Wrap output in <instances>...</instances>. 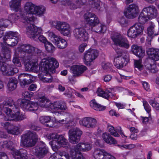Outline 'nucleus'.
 I'll return each instance as SVG.
<instances>
[{
  "label": "nucleus",
  "mask_w": 159,
  "mask_h": 159,
  "mask_svg": "<svg viewBox=\"0 0 159 159\" xmlns=\"http://www.w3.org/2000/svg\"><path fill=\"white\" fill-rule=\"evenodd\" d=\"M92 156L95 159H116L109 153L98 148L94 149Z\"/></svg>",
  "instance_id": "nucleus-18"
},
{
  "label": "nucleus",
  "mask_w": 159,
  "mask_h": 159,
  "mask_svg": "<svg viewBox=\"0 0 159 159\" xmlns=\"http://www.w3.org/2000/svg\"><path fill=\"white\" fill-rule=\"evenodd\" d=\"M96 93L98 96L102 97L107 99L109 97L112 98L114 96L113 94L109 90H106L105 92L100 88H98Z\"/></svg>",
  "instance_id": "nucleus-34"
},
{
  "label": "nucleus",
  "mask_w": 159,
  "mask_h": 159,
  "mask_svg": "<svg viewBox=\"0 0 159 159\" xmlns=\"http://www.w3.org/2000/svg\"><path fill=\"white\" fill-rule=\"evenodd\" d=\"M17 49H19V53L22 52V51L28 53V52L29 51V50L30 49H33V47L30 45H23L21 46L20 48H18Z\"/></svg>",
  "instance_id": "nucleus-51"
},
{
  "label": "nucleus",
  "mask_w": 159,
  "mask_h": 159,
  "mask_svg": "<svg viewBox=\"0 0 159 159\" xmlns=\"http://www.w3.org/2000/svg\"><path fill=\"white\" fill-rule=\"evenodd\" d=\"M3 111L8 117L7 120L17 121L24 119L25 116L20 114L18 106H16L11 98L6 99L2 104H0V115Z\"/></svg>",
  "instance_id": "nucleus-1"
},
{
  "label": "nucleus",
  "mask_w": 159,
  "mask_h": 159,
  "mask_svg": "<svg viewBox=\"0 0 159 159\" xmlns=\"http://www.w3.org/2000/svg\"><path fill=\"white\" fill-rule=\"evenodd\" d=\"M44 72H45L46 73H49V72H48L46 71H44ZM47 75H45V76H42L41 75H39V77L40 79L42 80L43 82L45 83H50L52 81V79L51 76L49 77H48L47 75H49V74H48L46 73Z\"/></svg>",
  "instance_id": "nucleus-52"
},
{
  "label": "nucleus",
  "mask_w": 159,
  "mask_h": 159,
  "mask_svg": "<svg viewBox=\"0 0 159 159\" xmlns=\"http://www.w3.org/2000/svg\"><path fill=\"white\" fill-rule=\"evenodd\" d=\"M89 4L93 8H96L97 9L100 10L99 7L100 2V0H89Z\"/></svg>",
  "instance_id": "nucleus-53"
},
{
  "label": "nucleus",
  "mask_w": 159,
  "mask_h": 159,
  "mask_svg": "<svg viewBox=\"0 0 159 159\" xmlns=\"http://www.w3.org/2000/svg\"><path fill=\"white\" fill-rule=\"evenodd\" d=\"M107 129L108 131L110 132L111 134L115 137H118L119 135L116 132L114 127L110 124H108Z\"/></svg>",
  "instance_id": "nucleus-56"
},
{
  "label": "nucleus",
  "mask_w": 159,
  "mask_h": 159,
  "mask_svg": "<svg viewBox=\"0 0 159 159\" xmlns=\"http://www.w3.org/2000/svg\"><path fill=\"white\" fill-rule=\"evenodd\" d=\"M65 2L66 5L68 6L72 10L79 8L83 5L81 0H66Z\"/></svg>",
  "instance_id": "nucleus-29"
},
{
  "label": "nucleus",
  "mask_w": 159,
  "mask_h": 159,
  "mask_svg": "<svg viewBox=\"0 0 159 159\" xmlns=\"http://www.w3.org/2000/svg\"><path fill=\"white\" fill-rule=\"evenodd\" d=\"M84 18L87 23L91 27V30L99 34L105 33L107 30L106 26L103 24H101L100 25L96 27L95 30L93 28L96 26L100 23V21L97 16L93 13H87L84 16Z\"/></svg>",
  "instance_id": "nucleus-4"
},
{
  "label": "nucleus",
  "mask_w": 159,
  "mask_h": 159,
  "mask_svg": "<svg viewBox=\"0 0 159 159\" xmlns=\"http://www.w3.org/2000/svg\"><path fill=\"white\" fill-rule=\"evenodd\" d=\"M144 29V27L143 25L136 23L129 29L127 32V35L131 38H136L143 34Z\"/></svg>",
  "instance_id": "nucleus-13"
},
{
  "label": "nucleus",
  "mask_w": 159,
  "mask_h": 159,
  "mask_svg": "<svg viewBox=\"0 0 159 159\" xmlns=\"http://www.w3.org/2000/svg\"><path fill=\"white\" fill-rule=\"evenodd\" d=\"M92 148L91 145L88 143H80L71 149H75V151L80 152V151L87 152Z\"/></svg>",
  "instance_id": "nucleus-27"
},
{
  "label": "nucleus",
  "mask_w": 159,
  "mask_h": 159,
  "mask_svg": "<svg viewBox=\"0 0 159 159\" xmlns=\"http://www.w3.org/2000/svg\"><path fill=\"white\" fill-rule=\"evenodd\" d=\"M142 10L151 19L155 18L157 14V8L153 5L145 7Z\"/></svg>",
  "instance_id": "nucleus-26"
},
{
  "label": "nucleus",
  "mask_w": 159,
  "mask_h": 159,
  "mask_svg": "<svg viewBox=\"0 0 159 159\" xmlns=\"http://www.w3.org/2000/svg\"><path fill=\"white\" fill-rule=\"evenodd\" d=\"M79 124L89 128H94L98 125L97 120L93 118L86 117L80 119L79 121Z\"/></svg>",
  "instance_id": "nucleus-22"
},
{
  "label": "nucleus",
  "mask_w": 159,
  "mask_h": 159,
  "mask_svg": "<svg viewBox=\"0 0 159 159\" xmlns=\"http://www.w3.org/2000/svg\"><path fill=\"white\" fill-rule=\"evenodd\" d=\"M143 104L144 108L147 112L148 113V115L150 114V113L151 111V108L148 103L146 101H143Z\"/></svg>",
  "instance_id": "nucleus-58"
},
{
  "label": "nucleus",
  "mask_w": 159,
  "mask_h": 159,
  "mask_svg": "<svg viewBox=\"0 0 159 159\" xmlns=\"http://www.w3.org/2000/svg\"><path fill=\"white\" fill-rule=\"evenodd\" d=\"M59 135L56 133H52L47 134L46 137L48 139L52 140V141H53L54 140H57Z\"/></svg>",
  "instance_id": "nucleus-57"
},
{
  "label": "nucleus",
  "mask_w": 159,
  "mask_h": 159,
  "mask_svg": "<svg viewBox=\"0 0 159 159\" xmlns=\"http://www.w3.org/2000/svg\"><path fill=\"white\" fill-rule=\"evenodd\" d=\"M1 125L4 129L9 134L16 135L19 133V127L18 126H14L11 123L9 122L2 123Z\"/></svg>",
  "instance_id": "nucleus-24"
},
{
  "label": "nucleus",
  "mask_w": 159,
  "mask_h": 159,
  "mask_svg": "<svg viewBox=\"0 0 159 159\" xmlns=\"http://www.w3.org/2000/svg\"><path fill=\"white\" fill-rule=\"evenodd\" d=\"M103 140L107 143L111 144L116 143V141L108 133H105L102 135Z\"/></svg>",
  "instance_id": "nucleus-37"
},
{
  "label": "nucleus",
  "mask_w": 159,
  "mask_h": 159,
  "mask_svg": "<svg viewBox=\"0 0 159 159\" xmlns=\"http://www.w3.org/2000/svg\"><path fill=\"white\" fill-rule=\"evenodd\" d=\"M67 157L68 153L65 151H61L53 154L49 159H69Z\"/></svg>",
  "instance_id": "nucleus-31"
},
{
  "label": "nucleus",
  "mask_w": 159,
  "mask_h": 159,
  "mask_svg": "<svg viewBox=\"0 0 159 159\" xmlns=\"http://www.w3.org/2000/svg\"><path fill=\"white\" fill-rule=\"evenodd\" d=\"M118 146L121 149H131L134 148L135 146L134 144H124L118 145Z\"/></svg>",
  "instance_id": "nucleus-54"
},
{
  "label": "nucleus",
  "mask_w": 159,
  "mask_h": 159,
  "mask_svg": "<svg viewBox=\"0 0 159 159\" xmlns=\"http://www.w3.org/2000/svg\"><path fill=\"white\" fill-rule=\"evenodd\" d=\"M21 0H12L10 2L9 5L12 10L18 11L20 10L21 7Z\"/></svg>",
  "instance_id": "nucleus-33"
},
{
  "label": "nucleus",
  "mask_w": 159,
  "mask_h": 159,
  "mask_svg": "<svg viewBox=\"0 0 159 159\" xmlns=\"http://www.w3.org/2000/svg\"><path fill=\"white\" fill-rule=\"evenodd\" d=\"M67 157L69 159H85L81 153L73 149H71L70 153H68Z\"/></svg>",
  "instance_id": "nucleus-36"
},
{
  "label": "nucleus",
  "mask_w": 159,
  "mask_h": 159,
  "mask_svg": "<svg viewBox=\"0 0 159 159\" xmlns=\"http://www.w3.org/2000/svg\"><path fill=\"white\" fill-rule=\"evenodd\" d=\"M22 16L20 15L19 14H16L15 13L11 14L9 15L8 17L9 20L6 19L9 21V22L11 23H13L15 22L16 20L18 19H20V20L22 22L21 20V17ZM4 20H6V19H3Z\"/></svg>",
  "instance_id": "nucleus-46"
},
{
  "label": "nucleus",
  "mask_w": 159,
  "mask_h": 159,
  "mask_svg": "<svg viewBox=\"0 0 159 159\" xmlns=\"http://www.w3.org/2000/svg\"><path fill=\"white\" fill-rule=\"evenodd\" d=\"M59 64L56 60L54 58H48L43 59L40 64L39 70L48 72H52L54 69L58 67Z\"/></svg>",
  "instance_id": "nucleus-7"
},
{
  "label": "nucleus",
  "mask_w": 159,
  "mask_h": 159,
  "mask_svg": "<svg viewBox=\"0 0 159 159\" xmlns=\"http://www.w3.org/2000/svg\"><path fill=\"white\" fill-rule=\"evenodd\" d=\"M17 81L15 78H10L7 84L8 89L10 91L15 90L17 87Z\"/></svg>",
  "instance_id": "nucleus-41"
},
{
  "label": "nucleus",
  "mask_w": 159,
  "mask_h": 159,
  "mask_svg": "<svg viewBox=\"0 0 159 159\" xmlns=\"http://www.w3.org/2000/svg\"><path fill=\"white\" fill-rule=\"evenodd\" d=\"M49 24L51 27L57 30L63 35L68 36L71 33V30L70 25L64 22L51 21Z\"/></svg>",
  "instance_id": "nucleus-9"
},
{
  "label": "nucleus",
  "mask_w": 159,
  "mask_h": 159,
  "mask_svg": "<svg viewBox=\"0 0 159 159\" xmlns=\"http://www.w3.org/2000/svg\"><path fill=\"white\" fill-rule=\"evenodd\" d=\"M19 49H16V50L15 55L14 56L12 60V62L16 66L18 67H20L21 66V62L19 59V57L20 56L19 53H17L19 51Z\"/></svg>",
  "instance_id": "nucleus-45"
},
{
  "label": "nucleus",
  "mask_w": 159,
  "mask_h": 159,
  "mask_svg": "<svg viewBox=\"0 0 159 159\" xmlns=\"http://www.w3.org/2000/svg\"><path fill=\"white\" fill-rule=\"evenodd\" d=\"M20 38H14L11 39H10V40H8V41L3 43L5 45L7 44L8 45H10L11 46H14L17 44L19 41Z\"/></svg>",
  "instance_id": "nucleus-48"
},
{
  "label": "nucleus",
  "mask_w": 159,
  "mask_h": 159,
  "mask_svg": "<svg viewBox=\"0 0 159 159\" xmlns=\"http://www.w3.org/2000/svg\"><path fill=\"white\" fill-rule=\"evenodd\" d=\"M52 150L57 151L60 147L67 148L69 145L68 140L63 136L59 135L57 140L49 142Z\"/></svg>",
  "instance_id": "nucleus-14"
},
{
  "label": "nucleus",
  "mask_w": 159,
  "mask_h": 159,
  "mask_svg": "<svg viewBox=\"0 0 159 159\" xmlns=\"http://www.w3.org/2000/svg\"><path fill=\"white\" fill-rule=\"evenodd\" d=\"M149 103L155 110L157 111H159V104L157 102L151 100L149 101Z\"/></svg>",
  "instance_id": "nucleus-59"
},
{
  "label": "nucleus",
  "mask_w": 159,
  "mask_h": 159,
  "mask_svg": "<svg viewBox=\"0 0 159 159\" xmlns=\"http://www.w3.org/2000/svg\"><path fill=\"white\" fill-rule=\"evenodd\" d=\"M45 34L48 35L49 40L59 48L63 49L67 46V43L66 41L53 32L48 31L46 32Z\"/></svg>",
  "instance_id": "nucleus-12"
},
{
  "label": "nucleus",
  "mask_w": 159,
  "mask_h": 159,
  "mask_svg": "<svg viewBox=\"0 0 159 159\" xmlns=\"http://www.w3.org/2000/svg\"><path fill=\"white\" fill-rule=\"evenodd\" d=\"M155 25L153 23H152L148 27L147 29V34L148 36H153L154 35H157L158 34H154Z\"/></svg>",
  "instance_id": "nucleus-47"
},
{
  "label": "nucleus",
  "mask_w": 159,
  "mask_h": 159,
  "mask_svg": "<svg viewBox=\"0 0 159 159\" xmlns=\"http://www.w3.org/2000/svg\"><path fill=\"white\" fill-rule=\"evenodd\" d=\"M117 55L114 59V65L118 69H120L125 66L129 61L127 55L120 50H116Z\"/></svg>",
  "instance_id": "nucleus-11"
},
{
  "label": "nucleus",
  "mask_w": 159,
  "mask_h": 159,
  "mask_svg": "<svg viewBox=\"0 0 159 159\" xmlns=\"http://www.w3.org/2000/svg\"><path fill=\"white\" fill-rule=\"evenodd\" d=\"M18 33L16 32L10 31L6 32L3 37V43L6 42V41L14 38L19 37Z\"/></svg>",
  "instance_id": "nucleus-35"
},
{
  "label": "nucleus",
  "mask_w": 159,
  "mask_h": 159,
  "mask_svg": "<svg viewBox=\"0 0 159 159\" xmlns=\"http://www.w3.org/2000/svg\"><path fill=\"white\" fill-rule=\"evenodd\" d=\"M39 120L42 124H46V126L49 127H53L54 125L53 121L49 116H41L39 118Z\"/></svg>",
  "instance_id": "nucleus-32"
},
{
  "label": "nucleus",
  "mask_w": 159,
  "mask_h": 159,
  "mask_svg": "<svg viewBox=\"0 0 159 159\" xmlns=\"http://www.w3.org/2000/svg\"><path fill=\"white\" fill-rule=\"evenodd\" d=\"M149 19H151L146 15V13L143 11L142 10L138 18V21L139 24L141 25L144 24Z\"/></svg>",
  "instance_id": "nucleus-42"
},
{
  "label": "nucleus",
  "mask_w": 159,
  "mask_h": 159,
  "mask_svg": "<svg viewBox=\"0 0 159 159\" xmlns=\"http://www.w3.org/2000/svg\"><path fill=\"white\" fill-rule=\"evenodd\" d=\"M118 21L122 26H126L127 23V21L123 17L119 18L118 19Z\"/></svg>",
  "instance_id": "nucleus-61"
},
{
  "label": "nucleus",
  "mask_w": 159,
  "mask_h": 159,
  "mask_svg": "<svg viewBox=\"0 0 159 159\" xmlns=\"http://www.w3.org/2000/svg\"><path fill=\"white\" fill-rule=\"evenodd\" d=\"M82 134V131L79 128H74L70 129L69 131V142L73 144L78 143Z\"/></svg>",
  "instance_id": "nucleus-19"
},
{
  "label": "nucleus",
  "mask_w": 159,
  "mask_h": 159,
  "mask_svg": "<svg viewBox=\"0 0 159 159\" xmlns=\"http://www.w3.org/2000/svg\"><path fill=\"white\" fill-rule=\"evenodd\" d=\"M87 70L86 66L80 64L73 65L70 68V70L73 75L77 77L81 76Z\"/></svg>",
  "instance_id": "nucleus-25"
},
{
  "label": "nucleus",
  "mask_w": 159,
  "mask_h": 159,
  "mask_svg": "<svg viewBox=\"0 0 159 159\" xmlns=\"http://www.w3.org/2000/svg\"><path fill=\"white\" fill-rule=\"evenodd\" d=\"M26 33L28 36L35 40L38 39L40 42L44 44L48 41L46 38L43 35L38 36L43 34V30L40 27H38L34 25H30L26 28Z\"/></svg>",
  "instance_id": "nucleus-5"
},
{
  "label": "nucleus",
  "mask_w": 159,
  "mask_h": 159,
  "mask_svg": "<svg viewBox=\"0 0 159 159\" xmlns=\"http://www.w3.org/2000/svg\"><path fill=\"white\" fill-rule=\"evenodd\" d=\"M149 57L155 61L159 60V49L150 48L147 51Z\"/></svg>",
  "instance_id": "nucleus-30"
},
{
  "label": "nucleus",
  "mask_w": 159,
  "mask_h": 159,
  "mask_svg": "<svg viewBox=\"0 0 159 159\" xmlns=\"http://www.w3.org/2000/svg\"><path fill=\"white\" fill-rule=\"evenodd\" d=\"M150 61L148 60L144 63L145 68L152 73L156 72L157 70L156 66L154 64H152L150 63Z\"/></svg>",
  "instance_id": "nucleus-40"
},
{
  "label": "nucleus",
  "mask_w": 159,
  "mask_h": 159,
  "mask_svg": "<svg viewBox=\"0 0 159 159\" xmlns=\"http://www.w3.org/2000/svg\"><path fill=\"white\" fill-rule=\"evenodd\" d=\"M33 15H36L41 16L43 15L45 13V8L43 6L36 5L35 9Z\"/></svg>",
  "instance_id": "nucleus-44"
},
{
  "label": "nucleus",
  "mask_w": 159,
  "mask_h": 159,
  "mask_svg": "<svg viewBox=\"0 0 159 159\" xmlns=\"http://www.w3.org/2000/svg\"><path fill=\"white\" fill-rule=\"evenodd\" d=\"M26 76L28 77L30 76V75L27 74L22 73L20 74L18 76V79L20 81V84L21 85L24 86L26 84H29L31 83V80L30 79H26L25 78L23 79V80L21 79L22 77H24Z\"/></svg>",
  "instance_id": "nucleus-39"
},
{
  "label": "nucleus",
  "mask_w": 159,
  "mask_h": 159,
  "mask_svg": "<svg viewBox=\"0 0 159 159\" xmlns=\"http://www.w3.org/2000/svg\"><path fill=\"white\" fill-rule=\"evenodd\" d=\"M48 149L46 144L43 142L39 143L31 150L32 153L36 155L39 158L43 157L48 152Z\"/></svg>",
  "instance_id": "nucleus-16"
},
{
  "label": "nucleus",
  "mask_w": 159,
  "mask_h": 159,
  "mask_svg": "<svg viewBox=\"0 0 159 159\" xmlns=\"http://www.w3.org/2000/svg\"><path fill=\"white\" fill-rule=\"evenodd\" d=\"M38 140V136L34 132L29 131L22 137L20 145L25 147L34 146Z\"/></svg>",
  "instance_id": "nucleus-10"
},
{
  "label": "nucleus",
  "mask_w": 159,
  "mask_h": 159,
  "mask_svg": "<svg viewBox=\"0 0 159 159\" xmlns=\"http://www.w3.org/2000/svg\"><path fill=\"white\" fill-rule=\"evenodd\" d=\"M21 107L24 110L34 111L39 108L38 102H35L29 100H23L20 103Z\"/></svg>",
  "instance_id": "nucleus-21"
},
{
  "label": "nucleus",
  "mask_w": 159,
  "mask_h": 159,
  "mask_svg": "<svg viewBox=\"0 0 159 159\" xmlns=\"http://www.w3.org/2000/svg\"><path fill=\"white\" fill-rule=\"evenodd\" d=\"M22 95L25 99H30L33 96V93L32 92L26 91L23 93Z\"/></svg>",
  "instance_id": "nucleus-60"
},
{
  "label": "nucleus",
  "mask_w": 159,
  "mask_h": 159,
  "mask_svg": "<svg viewBox=\"0 0 159 159\" xmlns=\"http://www.w3.org/2000/svg\"><path fill=\"white\" fill-rule=\"evenodd\" d=\"M98 56L97 50L90 48L85 52L83 60L84 63L86 65L89 66L92 62Z\"/></svg>",
  "instance_id": "nucleus-15"
},
{
  "label": "nucleus",
  "mask_w": 159,
  "mask_h": 159,
  "mask_svg": "<svg viewBox=\"0 0 159 159\" xmlns=\"http://www.w3.org/2000/svg\"><path fill=\"white\" fill-rule=\"evenodd\" d=\"M38 102L39 107L50 110L58 116L61 115V111L65 110L67 108L65 102H56L52 103L48 98L44 96L39 97Z\"/></svg>",
  "instance_id": "nucleus-2"
},
{
  "label": "nucleus",
  "mask_w": 159,
  "mask_h": 159,
  "mask_svg": "<svg viewBox=\"0 0 159 159\" xmlns=\"http://www.w3.org/2000/svg\"><path fill=\"white\" fill-rule=\"evenodd\" d=\"M30 49L28 52V53L31 54L30 58L28 60H26L25 58H24L23 62L26 70L37 72L39 70L38 63V57L41 54V51L33 47V49Z\"/></svg>",
  "instance_id": "nucleus-3"
},
{
  "label": "nucleus",
  "mask_w": 159,
  "mask_h": 159,
  "mask_svg": "<svg viewBox=\"0 0 159 159\" xmlns=\"http://www.w3.org/2000/svg\"><path fill=\"white\" fill-rule=\"evenodd\" d=\"M13 145V143L11 141L1 142H0V149L4 148H10L11 151V153L15 159H28L27 153L25 150H23V153H22L21 152H20L18 150L12 148Z\"/></svg>",
  "instance_id": "nucleus-8"
},
{
  "label": "nucleus",
  "mask_w": 159,
  "mask_h": 159,
  "mask_svg": "<svg viewBox=\"0 0 159 159\" xmlns=\"http://www.w3.org/2000/svg\"><path fill=\"white\" fill-rule=\"evenodd\" d=\"M9 23V21L7 20L0 19V38L2 37L3 34V31L8 26Z\"/></svg>",
  "instance_id": "nucleus-43"
},
{
  "label": "nucleus",
  "mask_w": 159,
  "mask_h": 159,
  "mask_svg": "<svg viewBox=\"0 0 159 159\" xmlns=\"http://www.w3.org/2000/svg\"><path fill=\"white\" fill-rule=\"evenodd\" d=\"M45 49L48 52H52L55 50L53 45L48 41L44 44Z\"/></svg>",
  "instance_id": "nucleus-50"
},
{
  "label": "nucleus",
  "mask_w": 159,
  "mask_h": 159,
  "mask_svg": "<svg viewBox=\"0 0 159 159\" xmlns=\"http://www.w3.org/2000/svg\"><path fill=\"white\" fill-rule=\"evenodd\" d=\"M140 11L139 7L136 4L130 5L124 12L125 16L128 18L133 19L136 17Z\"/></svg>",
  "instance_id": "nucleus-20"
},
{
  "label": "nucleus",
  "mask_w": 159,
  "mask_h": 159,
  "mask_svg": "<svg viewBox=\"0 0 159 159\" xmlns=\"http://www.w3.org/2000/svg\"><path fill=\"white\" fill-rule=\"evenodd\" d=\"M142 123L144 124H146L149 120L152 119L150 114H149L148 117H141Z\"/></svg>",
  "instance_id": "nucleus-62"
},
{
  "label": "nucleus",
  "mask_w": 159,
  "mask_h": 159,
  "mask_svg": "<svg viewBox=\"0 0 159 159\" xmlns=\"http://www.w3.org/2000/svg\"><path fill=\"white\" fill-rule=\"evenodd\" d=\"M90 104L91 107L97 111H103L105 109V107L98 104L94 99L92 100L90 102Z\"/></svg>",
  "instance_id": "nucleus-38"
},
{
  "label": "nucleus",
  "mask_w": 159,
  "mask_h": 159,
  "mask_svg": "<svg viewBox=\"0 0 159 159\" xmlns=\"http://www.w3.org/2000/svg\"><path fill=\"white\" fill-rule=\"evenodd\" d=\"M3 49V59H9L11 57V52L10 49L7 48H5L2 46ZM3 59V58H2Z\"/></svg>",
  "instance_id": "nucleus-49"
},
{
  "label": "nucleus",
  "mask_w": 159,
  "mask_h": 159,
  "mask_svg": "<svg viewBox=\"0 0 159 159\" xmlns=\"http://www.w3.org/2000/svg\"><path fill=\"white\" fill-rule=\"evenodd\" d=\"M134 66L135 67L137 68L140 71L142 70L144 68L142 61L140 60H134Z\"/></svg>",
  "instance_id": "nucleus-55"
},
{
  "label": "nucleus",
  "mask_w": 159,
  "mask_h": 159,
  "mask_svg": "<svg viewBox=\"0 0 159 159\" xmlns=\"http://www.w3.org/2000/svg\"><path fill=\"white\" fill-rule=\"evenodd\" d=\"M111 38L115 44L117 45L126 48H129V44L127 40L123 38L120 34H117Z\"/></svg>",
  "instance_id": "nucleus-23"
},
{
  "label": "nucleus",
  "mask_w": 159,
  "mask_h": 159,
  "mask_svg": "<svg viewBox=\"0 0 159 159\" xmlns=\"http://www.w3.org/2000/svg\"><path fill=\"white\" fill-rule=\"evenodd\" d=\"M87 46V44L86 43H83L80 44L78 48L79 51L81 53L83 52Z\"/></svg>",
  "instance_id": "nucleus-63"
},
{
  "label": "nucleus",
  "mask_w": 159,
  "mask_h": 159,
  "mask_svg": "<svg viewBox=\"0 0 159 159\" xmlns=\"http://www.w3.org/2000/svg\"><path fill=\"white\" fill-rule=\"evenodd\" d=\"M35 5L31 2H26L24 5V11L26 14V15L22 16L21 20L24 23L30 25H33L32 24L35 20V18L33 15L36 7Z\"/></svg>",
  "instance_id": "nucleus-6"
},
{
  "label": "nucleus",
  "mask_w": 159,
  "mask_h": 159,
  "mask_svg": "<svg viewBox=\"0 0 159 159\" xmlns=\"http://www.w3.org/2000/svg\"><path fill=\"white\" fill-rule=\"evenodd\" d=\"M74 92L75 91L73 89L69 88L66 90V93H65L64 94H66L69 97H71L72 95V93H74Z\"/></svg>",
  "instance_id": "nucleus-64"
},
{
  "label": "nucleus",
  "mask_w": 159,
  "mask_h": 159,
  "mask_svg": "<svg viewBox=\"0 0 159 159\" xmlns=\"http://www.w3.org/2000/svg\"><path fill=\"white\" fill-rule=\"evenodd\" d=\"M131 51L137 57L142 58L145 55V51L142 47L136 44H133L131 46Z\"/></svg>",
  "instance_id": "nucleus-28"
},
{
  "label": "nucleus",
  "mask_w": 159,
  "mask_h": 159,
  "mask_svg": "<svg viewBox=\"0 0 159 159\" xmlns=\"http://www.w3.org/2000/svg\"><path fill=\"white\" fill-rule=\"evenodd\" d=\"M73 33L75 39L79 41H86L89 38L85 27L76 28L74 30Z\"/></svg>",
  "instance_id": "nucleus-17"
}]
</instances>
